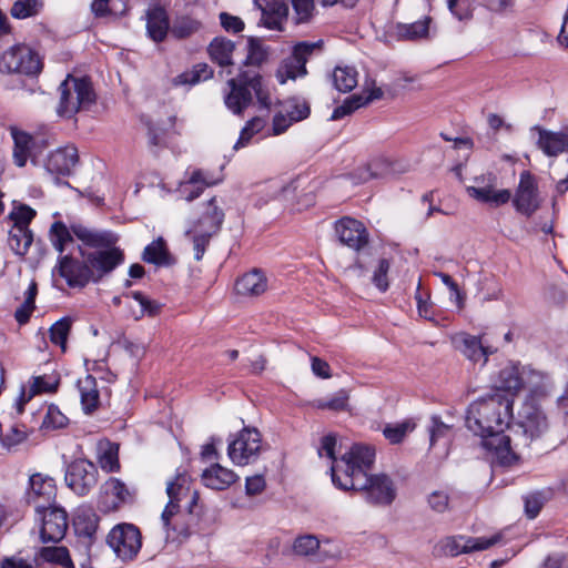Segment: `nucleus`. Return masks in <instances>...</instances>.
I'll list each match as a JSON object with an SVG mask.
<instances>
[{
	"label": "nucleus",
	"instance_id": "17",
	"mask_svg": "<svg viewBox=\"0 0 568 568\" xmlns=\"http://www.w3.org/2000/svg\"><path fill=\"white\" fill-rule=\"evenodd\" d=\"M500 539L499 534L490 537L450 536L442 541V549L446 555L455 557L460 554L486 550L498 544Z\"/></svg>",
	"mask_w": 568,
	"mask_h": 568
},
{
	"label": "nucleus",
	"instance_id": "45",
	"mask_svg": "<svg viewBox=\"0 0 568 568\" xmlns=\"http://www.w3.org/2000/svg\"><path fill=\"white\" fill-rule=\"evenodd\" d=\"M71 323L69 317H63L52 324L49 329L51 343L60 346L63 352L67 349V339L71 329Z\"/></svg>",
	"mask_w": 568,
	"mask_h": 568
},
{
	"label": "nucleus",
	"instance_id": "64",
	"mask_svg": "<svg viewBox=\"0 0 568 568\" xmlns=\"http://www.w3.org/2000/svg\"><path fill=\"white\" fill-rule=\"evenodd\" d=\"M37 559L29 560L21 557L12 556L1 561L0 568H34Z\"/></svg>",
	"mask_w": 568,
	"mask_h": 568
},
{
	"label": "nucleus",
	"instance_id": "35",
	"mask_svg": "<svg viewBox=\"0 0 568 568\" xmlns=\"http://www.w3.org/2000/svg\"><path fill=\"white\" fill-rule=\"evenodd\" d=\"M333 87L343 93L351 92L358 83V72L351 65H336L331 73Z\"/></svg>",
	"mask_w": 568,
	"mask_h": 568
},
{
	"label": "nucleus",
	"instance_id": "42",
	"mask_svg": "<svg viewBox=\"0 0 568 568\" xmlns=\"http://www.w3.org/2000/svg\"><path fill=\"white\" fill-rule=\"evenodd\" d=\"M39 556L47 562L60 565L63 568H73V561L70 557L68 548L63 546L42 547Z\"/></svg>",
	"mask_w": 568,
	"mask_h": 568
},
{
	"label": "nucleus",
	"instance_id": "8",
	"mask_svg": "<svg viewBox=\"0 0 568 568\" xmlns=\"http://www.w3.org/2000/svg\"><path fill=\"white\" fill-rule=\"evenodd\" d=\"M59 92L57 113L61 118L71 119L78 112L89 110L97 100L92 83L87 78L69 74L59 85Z\"/></svg>",
	"mask_w": 568,
	"mask_h": 568
},
{
	"label": "nucleus",
	"instance_id": "41",
	"mask_svg": "<svg viewBox=\"0 0 568 568\" xmlns=\"http://www.w3.org/2000/svg\"><path fill=\"white\" fill-rule=\"evenodd\" d=\"M73 236L71 225L68 227L61 221L54 222L50 227V242L60 254L63 253L68 244L73 242Z\"/></svg>",
	"mask_w": 568,
	"mask_h": 568
},
{
	"label": "nucleus",
	"instance_id": "51",
	"mask_svg": "<svg viewBox=\"0 0 568 568\" xmlns=\"http://www.w3.org/2000/svg\"><path fill=\"white\" fill-rule=\"evenodd\" d=\"M36 211L26 204L14 206L9 214V219L13 222L14 227L29 229L30 222L36 216Z\"/></svg>",
	"mask_w": 568,
	"mask_h": 568
},
{
	"label": "nucleus",
	"instance_id": "62",
	"mask_svg": "<svg viewBox=\"0 0 568 568\" xmlns=\"http://www.w3.org/2000/svg\"><path fill=\"white\" fill-rule=\"evenodd\" d=\"M220 22L223 29L227 32H241L244 29V22L236 16L229 14L226 12L220 13Z\"/></svg>",
	"mask_w": 568,
	"mask_h": 568
},
{
	"label": "nucleus",
	"instance_id": "10",
	"mask_svg": "<svg viewBox=\"0 0 568 568\" xmlns=\"http://www.w3.org/2000/svg\"><path fill=\"white\" fill-rule=\"evenodd\" d=\"M262 449V437L256 428L244 427L230 440L227 455L234 465L245 466L257 459Z\"/></svg>",
	"mask_w": 568,
	"mask_h": 568
},
{
	"label": "nucleus",
	"instance_id": "52",
	"mask_svg": "<svg viewBox=\"0 0 568 568\" xmlns=\"http://www.w3.org/2000/svg\"><path fill=\"white\" fill-rule=\"evenodd\" d=\"M283 111L287 116H290L294 122L302 121L306 119L310 114V106L304 101H298L295 99L287 100L282 104Z\"/></svg>",
	"mask_w": 568,
	"mask_h": 568
},
{
	"label": "nucleus",
	"instance_id": "28",
	"mask_svg": "<svg viewBox=\"0 0 568 568\" xmlns=\"http://www.w3.org/2000/svg\"><path fill=\"white\" fill-rule=\"evenodd\" d=\"M237 479V475L220 464H214L210 468H206L202 473L203 484L215 490H224L234 484Z\"/></svg>",
	"mask_w": 568,
	"mask_h": 568
},
{
	"label": "nucleus",
	"instance_id": "33",
	"mask_svg": "<svg viewBox=\"0 0 568 568\" xmlns=\"http://www.w3.org/2000/svg\"><path fill=\"white\" fill-rule=\"evenodd\" d=\"M81 405L85 414L94 412L100 403V395L95 377L85 375L78 381Z\"/></svg>",
	"mask_w": 568,
	"mask_h": 568
},
{
	"label": "nucleus",
	"instance_id": "56",
	"mask_svg": "<svg viewBox=\"0 0 568 568\" xmlns=\"http://www.w3.org/2000/svg\"><path fill=\"white\" fill-rule=\"evenodd\" d=\"M363 102H364V100H362L361 95H357V94H353V95L346 98L344 100L343 104H341L334 109V111L331 115V120H334V121L339 120V119L351 114L355 110L362 108Z\"/></svg>",
	"mask_w": 568,
	"mask_h": 568
},
{
	"label": "nucleus",
	"instance_id": "34",
	"mask_svg": "<svg viewBox=\"0 0 568 568\" xmlns=\"http://www.w3.org/2000/svg\"><path fill=\"white\" fill-rule=\"evenodd\" d=\"M234 50L235 43L224 37L214 38L207 47L211 60L221 67L232 65V55Z\"/></svg>",
	"mask_w": 568,
	"mask_h": 568
},
{
	"label": "nucleus",
	"instance_id": "39",
	"mask_svg": "<svg viewBox=\"0 0 568 568\" xmlns=\"http://www.w3.org/2000/svg\"><path fill=\"white\" fill-rule=\"evenodd\" d=\"M33 241V234L30 229L14 227L9 231L8 245L11 251L23 256L27 254Z\"/></svg>",
	"mask_w": 568,
	"mask_h": 568
},
{
	"label": "nucleus",
	"instance_id": "4",
	"mask_svg": "<svg viewBox=\"0 0 568 568\" xmlns=\"http://www.w3.org/2000/svg\"><path fill=\"white\" fill-rule=\"evenodd\" d=\"M491 383L495 393L503 392L501 396H509L513 399L525 388L532 397H546L550 393V383L544 373L511 361L500 366Z\"/></svg>",
	"mask_w": 568,
	"mask_h": 568
},
{
	"label": "nucleus",
	"instance_id": "63",
	"mask_svg": "<svg viewBox=\"0 0 568 568\" xmlns=\"http://www.w3.org/2000/svg\"><path fill=\"white\" fill-rule=\"evenodd\" d=\"M568 555L554 552L548 555L538 568H567Z\"/></svg>",
	"mask_w": 568,
	"mask_h": 568
},
{
	"label": "nucleus",
	"instance_id": "58",
	"mask_svg": "<svg viewBox=\"0 0 568 568\" xmlns=\"http://www.w3.org/2000/svg\"><path fill=\"white\" fill-rule=\"evenodd\" d=\"M296 23H305L311 20L315 9L314 0H291Z\"/></svg>",
	"mask_w": 568,
	"mask_h": 568
},
{
	"label": "nucleus",
	"instance_id": "7",
	"mask_svg": "<svg viewBox=\"0 0 568 568\" xmlns=\"http://www.w3.org/2000/svg\"><path fill=\"white\" fill-rule=\"evenodd\" d=\"M224 211L216 196L200 205L199 217L192 222L185 235L192 241L194 258L202 260L211 239L216 235L224 222Z\"/></svg>",
	"mask_w": 568,
	"mask_h": 568
},
{
	"label": "nucleus",
	"instance_id": "22",
	"mask_svg": "<svg viewBox=\"0 0 568 568\" xmlns=\"http://www.w3.org/2000/svg\"><path fill=\"white\" fill-rule=\"evenodd\" d=\"M335 232L344 245L359 251L368 243V233L364 224L352 217H343L335 224Z\"/></svg>",
	"mask_w": 568,
	"mask_h": 568
},
{
	"label": "nucleus",
	"instance_id": "23",
	"mask_svg": "<svg viewBox=\"0 0 568 568\" xmlns=\"http://www.w3.org/2000/svg\"><path fill=\"white\" fill-rule=\"evenodd\" d=\"M101 505L104 511L119 509L122 505L132 503L134 490H131L123 481L118 478H109L101 487Z\"/></svg>",
	"mask_w": 568,
	"mask_h": 568
},
{
	"label": "nucleus",
	"instance_id": "59",
	"mask_svg": "<svg viewBox=\"0 0 568 568\" xmlns=\"http://www.w3.org/2000/svg\"><path fill=\"white\" fill-rule=\"evenodd\" d=\"M255 4L261 9L262 14L287 18L288 8L282 0H255Z\"/></svg>",
	"mask_w": 568,
	"mask_h": 568
},
{
	"label": "nucleus",
	"instance_id": "9",
	"mask_svg": "<svg viewBox=\"0 0 568 568\" xmlns=\"http://www.w3.org/2000/svg\"><path fill=\"white\" fill-rule=\"evenodd\" d=\"M43 68L38 52L24 44H17L6 50L0 57V71L38 75Z\"/></svg>",
	"mask_w": 568,
	"mask_h": 568
},
{
	"label": "nucleus",
	"instance_id": "12",
	"mask_svg": "<svg viewBox=\"0 0 568 568\" xmlns=\"http://www.w3.org/2000/svg\"><path fill=\"white\" fill-rule=\"evenodd\" d=\"M321 47V42H300L292 51V54L285 58L276 71V78L280 83H285L288 79L295 80L307 73L306 63L315 49Z\"/></svg>",
	"mask_w": 568,
	"mask_h": 568
},
{
	"label": "nucleus",
	"instance_id": "50",
	"mask_svg": "<svg viewBox=\"0 0 568 568\" xmlns=\"http://www.w3.org/2000/svg\"><path fill=\"white\" fill-rule=\"evenodd\" d=\"M68 417L55 405H49L43 417L41 427L43 429H60L67 426Z\"/></svg>",
	"mask_w": 568,
	"mask_h": 568
},
{
	"label": "nucleus",
	"instance_id": "31",
	"mask_svg": "<svg viewBox=\"0 0 568 568\" xmlns=\"http://www.w3.org/2000/svg\"><path fill=\"white\" fill-rule=\"evenodd\" d=\"M98 525L99 517L91 507L78 508L73 519V527L79 537L91 539L98 530Z\"/></svg>",
	"mask_w": 568,
	"mask_h": 568
},
{
	"label": "nucleus",
	"instance_id": "57",
	"mask_svg": "<svg viewBox=\"0 0 568 568\" xmlns=\"http://www.w3.org/2000/svg\"><path fill=\"white\" fill-rule=\"evenodd\" d=\"M111 0H93L91 10L95 17H106L110 14L119 16L126 11V6L121 1V8L110 4Z\"/></svg>",
	"mask_w": 568,
	"mask_h": 568
},
{
	"label": "nucleus",
	"instance_id": "30",
	"mask_svg": "<svg viewBox=\"0 0 568 568\" xmlns=\"http://www.w3.org/2000/svg\"><path fill=\"white\" fill-rule=\"evenodd\" d=\"M217 180L209 179L207 174L201 170L193 171L189 180L180 185L179 192L185 201H193L199 197L205 186L217 184Z\"/></svg>",
	"mask_w": 568,
	"mask_h": 568
},
{
	"label": "nucleus",
	"instance_id": "48",
	"mask_svg": "<svg viewBox=\"0 0 568 568\" xmlns=\"http://www.w3.org/2000/svg\"><path fill=\"white\" fill-rule=\"evenodd\" d=\"M41 8V0H17L11 8V16L17 19H27L37 16Z\"/></svg>",
	"mask_w": 568,
	"mask_h": 568
},
{
	"label": "nucleus",
	"instance_id": "53",
	"mask_svg": "<svg viewBox=\"0 0 568 568\" xmlns=\"http://www.w3.org/2000/svg\"><path fill=\"white\" fill-rule=\"evenodd\" d=\"M415 425L410 422H403L400 424L387 425L383 434L390 444H399L405 436L413 432Z\"/></svg>",
	"mask_w": 568,
	"mask_h": 568
},
{
	"label": "nucleus",
	"instance_id": "55",
	"mask_svg": "<svg viewBox=\"0 0 568 568\" xmlns=\"http://www.w3.org/2000/svg\"><path fill=\"white\" fill-rule=\"evenodd\" d=\"M320 549V540L312 535L301 536L295 539L293 550L298 556H310Z\"/></svg>",
	"mask_w": 568,
	"mask_h": 568
},
{
	"label": "nucleus",
	"instance_id": "32",
	"mask_svg": "<svg viewBox=\"0 0 568 568\" xmlns=\"http://www.w3.org/2000/svg\"><path fill=\"white\" fill-rule=\"evenodd\" d=\"M142 260L158 266H171L175 263V258L169 252L166 242L163 237H158L145 246Z\"/></svg>",
	"mask_w": 568,
	"mask_h": 568
},
{
	"label": "nucleus",
	"instance_id": "19",
	"mask_svg": "<svg viewBox=\"0 0 568 568\" xmlns=\"http://www.w3.org/2000/svg\"><path fill=\"white\" fill-rule=\"evenodd\" d=\"M73 235L84 245L91 248H104L113 246L119 241V235L110 230L89 226L82 222H72Z\"/></svg>",
	"mask_w": 568,
	"mask_h": 568
},
{
	"label": "nucleus",
	"instance_id": "14",
	"mask_svg": "<svg viewBox=\"0 0 568 568\" xmlns=\"http://www.w3.org/2000/svg\"><path fill=\"white\" fill-rule=\"evenodd\" d=\"M64 479L73 493L85 496L98 483V469L87 459H77L68 466Z\"/></svg>",
	"mask_w": 568,
	"mask_h": 568
},
{
	"label": "nucleus",
	"instance_id": "16",
	"mask_svg": "<svg viewBox=\"0 0 568 568\" xmlns=\"http://www.w3.org/2000/svg\"><path fill=\"white\" fill-rule=\"evenodd\" d=\"M55 497L57 486L53 478L39 473L30 476L26 498L36 511L55 504Z\"/></svg>",
	"mask_w": 568,
	"mask_h": 568
},
{
	"label": "nucleus",
	"instance_id": "1",
	"mask_svg": "<svg viewBox=\"0 0 568 568\" xmlns=\"http://www.w3.org/2000/svg\"><path fill=\"white\" fill-rule=\"evenodd\" d=\"M336 436L328 434L321 440L320 456L332 460L331 475L333 484L342 490H359L364 493L368 504L386 506L396 497V488L389 476L369 474L375 449L367 445L354 444L339 459L335 457Z\"/></svg>",
	"mask_w": 568,
	"mask_h": 568
},
{
	"label": "nucleus",
	"instance_id": "29",
	"mask_svg": "<svg viewBox=\"0 0 568 568\" xmlns=\"http://www.w3.org/2000/svg\"><path fill=\"white\" fill-rule=\"evenodd\" d=\"M267 288V280L260 270H253L235 283L237 294L244 296H257L264 293Z\"/></svg>",
	"mask_w": 568,
	"mask_h": 568
},
{
	"label": "nucleus",
	"instance_id": "60",
	"mask_svg": "<svg viewBox=\"0 0 568 568\" xmlns=\"http://www.w3.org/2000/svg\"><path fill=\"white\" fill-rule=\"evenodd\" d=\"M452 426L443 423L440 418L433 417L432 418V427L429 429L430 433V446H434L442 438L450 439L452 436Z\"/></svg>",
	"mask_w": 568,
	"mask_h": 568
},
{
	"label": "nucleus",
	"instance_id": "11",
	"mask_svg": "<svg viewBox=\"0 0 568 568\" xmlns=\"http://www.w3.org/2000/svg\"><path fill=\"white\" fill-rule=\"evenodd\" d=\"M108 544L118 557L124 560H131L141 549V532L139 528L132 524H120L109 532Z\"/></svg>",
	"mask_w": 568,
	"mask_h": 568
},
{
	"label": "nucleus",
	"instance_id": "3",
	"mask_svg": "<svg viewBox=\"0 0 568 568\" xmlns=\"http://www.w3.org/2000/svg\"><path fill=\"white\" fill-rule=\"evenodd\" d=\"M267 48L260 39L250 38L247 54L236 77L227 80V91L224 94L225 106L235 115H242L251 105L253 94L261 109L270 110L273 101L271 92L263 81L258 68L266 61Z\"/></svg>",
	"mask_w": 568,
	"mask_h": 568
},
{
	"label": "nucleus",
	"instance_id": "27",
	"mask_svg": "<svg viewBox=\"0 0 568 568\" xmlns=\"http://www.w3.org/2000/svg\"><path fill=\"white\" fill-rule=\"evenodd\" d=\"M146 32L154 42H162L169 32V17L166 11L159 6L150 8L145 14Z\"/></svg>",
	"mask_w": 568,
	"mask_h": 568
},
{
	"label": "nucleus",
	"instance_id": "38",
	"mask_svg": "<svg viewBox=\"0 0 568 568\" xmlns=\"http://www.w3.org/2000/svg\"><path fill=\"white\" fill-rule=\"evenodd\" d=\"M348 390L342 388L326 397L314 399L312 405L322 410L344 412L348 409Z\"/></svg>",
	"mask_w": 568,
	"mask_h": 568
},
{
	"label": "nucleus",
	"instance_id": "54",
	"mask_svg": "<svg viewBox=\"0 0 568 568\" xmlns=\"http://www.w3.org/2000/svg\"><path fill=\"white\" fill-rule=\"evenodd\" d=\"M59 385V378L55 375H42L33 377L31 384V394L33 396L39 393H53Z\"/></svg>",
	"mask_w": 568,
	"mask_h": 568
},
{
	"label": "nucleus",
	"instance_id": "26",
	"mask_svg": "<svg viewBox=\"0 0 568 568\" xmlns=\"http://www.w3.org/2000/svg\"><path fill=\"white\" fill-rule=\"evenodd\" d=\"M495 178H488V184L478 186H468L467 193L478 202L498 207L509 202L511 193L507 189L497 190L494 186Z\"/></svg>",
	"mask_w": 568,
	"mask_h": 568
},
{
	"label": "nucleus",
	"instance_id": "21",
	"mask_svg": "<svg viewBox=\"0 0 568 568\" xmlns=\"http://www.w3.org/2000/svg\"><path fill=\"white\" fill-rule=\"evenodd\" d=\"M517 212L530 216L539 207L535 178L527 171L520 174L519 184L513 200Z\"/></svg>",
	"mask_w": 568,
	"mask_h": 568
},
{
	"label": "nucleus",
	"instance_id": "61",
	"mask_svg": "<svg viewBox=\"0 0 568 568\" xmlns=\"http://www.w3.org/2000/svg\"><path fill=\"white\" fill-rule=\"evenodd\" d=\"M389 270V262L385 258H382L378 263V266L373 275L374 284L381 290L386 291L388 288L387 273Z\"/></svg>",
	"mask_w": 568,
	"mask_h": 568
},
{
	"label": "nucleus",
	"instance_id": "6",
	"mask_svg": "<svg viewBox=\"0 0 568 568\" xmlns=\"http://www.w3.org/2000/svg\"><path fill=\"white\" fill-rule=\"evenodd\" d=\"M539 397L529 396L518 413V419L509 427L510 446L517 450L529 448L548 430L549 423L542 408L536 404Z\"/></svg>",
	"mask_w": 568,
	"mask_h": 568
},
{
	"label": "nucleus",
	"instance_id": "36",
	"mask_svg": "<svg viewBox=\"0 0 568 568\" xmlns=\"http://www.w3.org/2000/svg\"><path fill=\"white\" fill-rule=\"evenodd\" d=\"M11 136L14 142L13 146V160L18 166H24L31 149L32 138L24 131H21L17 128H11Z\"/></svg>",
	"mask_w": 568,
	"mask_h": 568
},
{
	"label": "nucleus",
	"instance_id": "46",
	"mask_svg": "<svg viewBox=\"0 0 568 568\" xmlns=\"http://www.w3.org/2000/svg\"><path fill=\"white\" fill-rule=\"evenodd\" d=\"M201 29V22L191 17L176 18L171 28V33L178 39H185Z\"/></svg>",
	"mask_w": 568,
	"mask_h": 568
},
{
	"label": "nucleus",
	"instance_id": "5",
	"mask_svg": "<svg viewBox=\"0 0 568 568\" xmlns=\"http://www.w3.org/2000/svg\"><path fill=\"white\" fill-rule=\"evenodd\" d=\"M191 477L185 471H179L174 479L166 484L169 503L162 511L161 520L166 530L168 538L173 537L171 531L176 537H187L190 535L189 526L180 523L182 514L180 513L179 503L183 498L190 497L189 514H194L195 508L197 507L199 493L191 489Z\"/></svg>",
	"mask_w": 568,
	"mask_h": 568
},
{
	"label": "nucleus",
	"instance_id": "15",
	"mask_svg": "<svg viewBox=\"0 0 568 568\" xmlns=\"http://www.w3.org/2000/svg\"><path fill=\"white\" fill-rule=\"evenodd\" d=\"M54 271L70 287L82 288L94 278V271L90 267L87 257L85 261H80L71 255H63L58 260Z\"/></svg>",
	"mask_w": 568,
	"mask_h": 568
},
{
	"label": "nucleus",
	"instance_id": "43",
	"mask_svg": "<svg viewBox=\"0 0 568 568\" xmlns=\"http://www.w3.org/2000/svg\"><path fill=\"white\" fill-rule=\"evenodd\" d=\"M98 459L103 470L108 473L118 471L120 469L119 447L111 443L100 445Z\"/></svg>",
	"mask_w": 568,
	"mask_h": 568
},
{
	"label": "nucleus",
	"instance_id": "24",
	"mask_svg": "<svg viewBox=\"0 0 568 568\" xmlns=\"http://www.w3.org/2000/svg\"><path fill=\"white\" fill-rule=\"evenodd\" d=\"M79 162L78 149L65 145L50 152L45 160V169L50 174L68 176Z\"/></svg>",
	"mask_w": 568,
	"mask_h": 568
},
{
	"label": "nucleus",
	"instance_id": "13",
	"mask_svg": "<svg viewBox=\"0 0 568 568\" xmlns=\"http://www.w3.org/2000/svg\"><path fill=\"white\" fill-rule=\"evenodd\" d=\"M37 513V519L41 523L40 537L43 542H58L64 536L69 527L67 511L53 504Z\"/></svg>",
	"mask_w": 568,
	"mask_h": 568
},
{
	"label": "nucleus",
	"instance_id": "40",
	"mask_svg": "<svg viewBox=\"0 0 568 568\" xmlns=\"http://www.w3.org/2000/svg\"><path fill=\"white\" fill-rule=\"evenodd\" d=\"M551 493L549 489L530 491L523 496L524 513L527 518L535 519L545 504L549 500Z\"/></svg>",
	"mask_w": 568,
	"mask_h": 568
},
{
	"label": "nucleus",
	"instance_id": "37",
	"mask_svg": "<svg viewBox=\"0 0 568 568\" xmlns=\"http://www.w3.org/2000/svg\"><path fill=\"white\" fill-rule=\"evenodd\" d=\"M128 296H131L136 302V307L130 306L131 316L135 321L141 320L145 315L153 317L161 310V305L156 301L149 298L141 292H132Z\"/></svg>",
	"mask_w": 568,
	"mask_h": 568
},
{
	"label": "nucleus",
	"instance_id": "2",
	"mask_svg": "<svg viewBox=\"0 0 568 568\" xmlns=\"http://www.w3.org/2000/svg\"><path fill=\"white\" fill-rule=\"evenodd\" d=\"M513 408L511 397L493 393L476 399L467 409V427L483 438V446L503 466H509L518 459V454L510 446V437L504 434L510 427Z\"/></svg>",
	"mask_w": 568,
	"mask_h": 568
},
{
	"label": "nucleus",
	"instance_id": "47",
	"mask_svg": "<svg viewBox=\"0 0 568 568\" xmlns=\"http://www.w3.org/2000/svg\"><path fill=\"white\" fill-rule=\"evenodd\" d=\"M429 21V18H425L422 21H416L413 23H400L397 26V33L399 37L406 40H416L419 38H424L428 33Z\"/></svg>",
	"mask_w": 568,
	"mask_h": 568
},
{
	"label": "nucleus",
	"instance_id": "44",
	"mask_svg": "<svg viewBox=\"0 0 568 568\" xmlns=\"http://www.w3.org/2000/svg\"><path fill=\"white\" fill-rule=\"evenodd\" d=\"M213 71L206 63H199L194 65L192 72H184L173 79L174 85L181 84H195L202 80H207L212 77Z\"/></svg>",
	"mask_w": 568,
	"mask_h": 568
},
{
	"label": "nucleus",
	"instance_id": "20",
	"mask_svg": "<svg viewBox=\"0 0 568 568\" xmlns=\"http://www.w3.org/2000/svg\"><path fill=\"white\" fill-rule=\"evenodd\" d=\"M87 258L90 267L94 271L93 282L97 283L123 263L124 254L120 247L113 245L88 253Z\"/></svg>",
	"mask_w": 568,
	"mask_h": 568
},
{
	"label": "nucleus",
	"instance_id": "49",
	"mask_svg": "<svg viewBox=\"0 0 568 568\" xmlns=\"http://www.w3.org/2000/svg\"><path fill=\"white\" fill-rule=\"evenodd\" d=\"M265 124L266 121L260 116H254L251 120H248L245 126L242 129L240 138L234 145V149L243 148L246 144H248L251 139L264 129Z\"/></svg>",
	"mask_w": 568,
	"mask_h": 568
},
{
	"label": "nucleus",
	"instance_id": "18",
	"mask_svg": "<svg viewBox=\"0 0 568 568\" xmlns=\"http://www.w3.org/2000/svg\"><path fill=\"white\" fill-rule=\"evenodd\" d=\"M452 343L456 351L463 354L473 363L485 365L489 355L496 352V348L486 345L480 336L470 335L462 332L452 337Z\"/></svg>",
	"mask_w": 568,
	"mask_h": 568
},
{
	"label": "nucleus",
	"instance_id": "25",
	"mask_svg": "<svg viewBox=\"0 0 568 568\" xmlns=\"http://www.w3.org/2000/svg\"><path fill=\"white\" fill-rule=\"evenodd\" d=\"M532 130L538 132L537 145L545 155L554 158L568 151V128L559 132L541 126H535Z\"/></svg>",
	"mask_w": 568,
	"mask_h": 568
}]
</instances>
